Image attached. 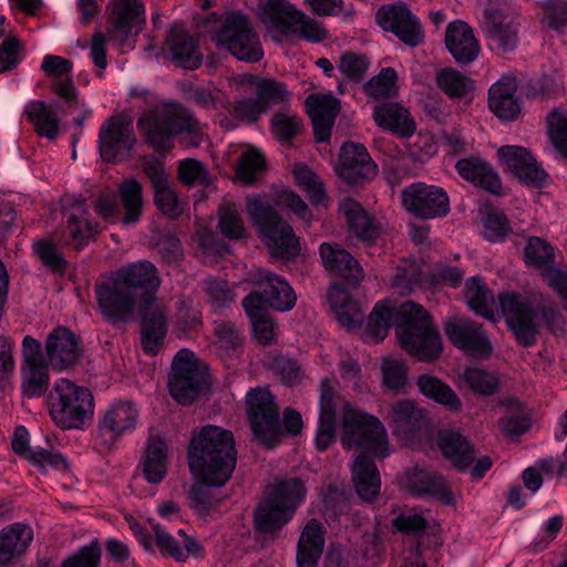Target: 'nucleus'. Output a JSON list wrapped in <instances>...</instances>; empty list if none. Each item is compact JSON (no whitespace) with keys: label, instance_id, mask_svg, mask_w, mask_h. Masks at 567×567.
Here are the masks:
<instances>
[{"label":"nucleus","instance_id":"f257e3e1","mask_svg":"<svg viewBox=\"0 0 567 567\" xmlns=\"http://www.w3.org/2000/svg\"><path fill=\"white\" fill-rule=\"evenodd\" d=\"M395 327L401 347L422 361H433L442 352L440 333L423 306L406 301L399 307L383 300L378 302L369 316L367 340L378 343Z\"/></svg>","mask_w":567,"mask_h":567},{"label":"nucleus","instance_id":"f03ea898","mask_svg":"<svg viewBox=\"0 0 567 567\" xmlns=\"http://www.w3.org/2000/svg\"><path fill=\"white\" fill-rule=\"evenodd\" d=\"M187 461L195 480L225 485L237 462L233 432L210 424L195 430L188 444Z\"/></svg>","mask_w":567,"mask_h":567},{"label":"nucleus","instance_id":"7ed1b4c3","mask_svg":"<svg viewBox=\"0 0 567 567\" xmlns=\"http://www.w3.org/2000/svg\"><path fill=\"white\" fill-rule=\"evenodd\" d=\"M498 303L508 329L522 347L528 348L536 343L540 327L539 315L554 334L564 333V319L560 310L548 298L533 302L526 296L511 291L501 293Z\"/></svg>","mask_w":567,"mask_h":567},{"label":"nucleus","instance_id":"20e7f679","mask_svg":"<svg viewBox=\"0 0 567 567\" xmlns=\"http://www.w3.org/2000/svg\"><path fill=\"white\" fill-rule=\"evenodd\" d=\"M246 406L254 437L267 449H274L284 434L297 435L301 432L300 413L286 409L281 421L279 406L267 389L250 390L246 395Z\"/></svg>","mask_w":567,"mask_h":567},{"label":"nucleus","instance_id":"39448f33","mask_svg":"<svg viewBox=\"0 0 567 567\" xmlns=\"http://www.w3.org/2000/svg\"><path fill=\"white\" fill-rule=\"evenodd\" d=\"M137 127L145 137V142L157 153H166L174 146L176 135L187 132L192 134L190 144L198 146L195 136L200 124L193 113L176 102L163 103L145 111L137 121Z\"/></svg>","mask_w":567,"mask_h":567},{"label":"nucleus","instance_id":"423d86ee","mask_svg":"<svg viewBox=\"0 0 567 567\" xmlns=\"http://www.w3.org/2000/svg\"><path fill=\"white\" fill-rule=\"evenodd\" d=\"M305 494V485L299 478L278 482L255 511V529L262 534L281 529L292 518Z\"/></svg>","mask_w":567,"mask_h":567},{"label":"nucleus","instance_id":"0eeeda50","mask_svg":"<svg viewBox=\"0 0 567 567\" xmlns=\"http://www.w3.org/2000/svg\"><path fill=\"white\" fill-rule=\"evenodd\" d=\"M48 406L61 429H82L93 416L94 399L87 388L60 379L48 396Z\"/></svg>","mask_w":567,"mask_h":567},{"label":"nucleus","instance_id":"6e6552de","mask_svg":"<svg viewBox=\"0 0 567 567\" xmlns=\"http://www.w3.org/2000/svg\"><path fill=\"white\" fill-rule=\"evenodd\" d=\"M246 210L260 237L276 256H296L299 243L292 227L259 195L246 197Z\"/></svg>","mask_w":567,"mask_h":567},{"label":"nucleus","instance_id":"1a4fd4ad","mask_svg":"<svg viewBox=\"0 0 567 567\" xmlns=\"http://www.w3.org/2000/svg\"><path fill=\"white\" fill-rule=\"evenodd\" d=\"M343 434L341 443L344 449H360L374 456H388V441L383 424L375 416L350 409L343 404Z\"/></svg>","mask_w":567,"mask_h":567},{"label":"nucleus","instance_id":"9d476101","mask_svg":"<svg viewBox=\"0 0 567 567\" xmlns=\"http://www.w3.org/2000/svg\"><path fill=\"white\" fill-rule=\"evenodd\" d=\"M210 39L241 61L258 62L264 55L249 18L240 12L227 14L220 27L212 31Z\"/></svg>","mask_w":567,"mask_h":567},{"label":"nucleus","instance_id":"9b49d317","mask_svg":"<svg viewBox=\"0 0 567 567\" xmlns=\"http://www.w3.org/2000/svg\"><path fill=\"white\" fill-rule=\"evenodd\" d=\"M487 48L498 56L514 52L519 42L514 13L502 0H488L480 22Z\"/></svg>","mask_w":567,"mask_h":567},{"label":"nucleus","instance_id":"f8f14e48","mask_svg":"<svg viewBox=\"0 0 567 567\" xmlns=\"http://www.w3.org/2000/svg\"><path fill=\"white\" fill-rule=\"evenodd\" d=\"M206 383V374L198 368L195 354L181 349L173 362L168 388L171 395L182 405L192 404Z\"/></svg>","mask_w":567,"mask_h":567},{"label":"nucleus","instance_id":"ddd939ff","mask_svg":"<svg viewBox=\"0 0 567 567\" xmlns=\"http://www.w3.org/2000/svg\"><path fill=\"white\" fill-rule=\"evenodd\" d=\"M95 297L101 315L112 324L130 321L137 300L115 274L95 286Z\"/></svg>","mask_w":567,"mask_h":567},{"label":"nucleus","instance_id":"4468645a","mask_svg":"<svg viewBox=\"0 0 567 567\" xmlns=\"http://www.w3.org/2000/svg\"><path fill=\"white\" fill-rule=\"evenodd\" d=\"M106 33L111 41L125 43L137 35L146 21L145 8L140 0H111L106 7Z\"/></svg>","mask_w":567,"mask_h":567},{"label":"nucleus","instance_id":"2eb2a0df","mask_svg":"<svg viewBox=\"0 0 567 567\" xmlns=\"http://www.w3.org/2000/svg\"><path fill=\"white\" fill-rule=\"evenodd\" d=\"M449 340L466 355L486 360L493 352L492 342L483 324L463 317H454L444 323Z\"/></svg>","mask_w":567,"mask_h":567},{"label":"nucleus","instance_id":"dca6fc26","mask_svg":"<svg viewBox=\"0 0 567 567\" xmlns=\"http://www.w3.org/2000/svg\"><path fill=\"white\" fill-rule=\"evenodd\" d=\"M405 210L422 219H433L446 216L450 212V200L446 192L435 185L413 183L401 193Z\"/></svg>","mask_w":567,"mask_h":567},{"label":"nucleus","instance_id":"f3484780","mask_svg":"<svg viewBox=\"0 0 567 567\" xmlns=\"http://www.w3.org/2000/svg\"><path fill=\"white\" fill-rule=\"evenodd\" d=\"M135 143L133 120L125 113L109 117L100 128L99 147L104 162L114 163L121 154L131 152Z\"/></svg>","mask_w":567,"mask_h":567},{"label":"nucleus","instance_id":"a211bd4d","mask_svg":"<svg viewBox=\"0 0 567 567\" xmlns=\"http://www.w3.org/2000/svg\"><path fill=\"white\" fill-rule=\"evenodd\" d=\"M338 382L334 379L323 378L320 382V415L316 434V447L326 451L336 441L337 412L343 408V401L337 393Z\"/></svg>","mask_w":567,"mask_h":567},{"label":"nucleus","instance_id":"6ab92c4d","mask_svg":"<svg viewBox=\"0 0 567 567\" xmlns=\"http://www.w3.org/2000/svg\"><path fill=\"white\" fill-rule=\"evenodd\" d=\"M339 176L348 184L355 185L373 179L378 165L362 144L347 142L340 148Z\"/></svg>","mask_w":567,"mask_h":567},{"label":"nucleus","instance_id":"aec40b11","mask_svg":"<svg viewBox=\"0 0 567 567\" xmlns=\"http://www.w3.org/2000/svg\"><path fill=\"white\" fill-rule=\"evenodd\" d=\"M299 10L287 0H260L256 16L276 42L293 33V21Z\"/></svg>","mask_w":567,"mask_h":567},{"label":"nucleus","instance_id":"412c9836","mask_svg":"<svg viewBox=\"0 0 567 567\" xmlns=\"http://www.w3.org/2000/svg\"><path fill=\"white\" fill-rule=\"evenodd\" d=\"M377 21L383 30L393 32L410 47H416L423 41L419 21L404 4L381 7L377 12Z\"/></svg>","mask_w":567,"mask_h":567},{"label":"nucleus","instance_id":"4be33fe9","mask_svg":"<svg viewBox=\"0 0 567 567\" xmlns=\"http://www.w3.org/2000/svg\"><path fill=\"white\" fill-rule=\"evenodd\" d=\"M497 154L502 164L524 184L533 187L545 184L548 175L527 148L504 145L498 148Z\"/></svg>","mask_w":567,"mask_h":567},{"label":"nucleus","instance_id":"5701e85b","mask_svg":"<svg viewBox=\"0 0 567 567\" xmlns=\"http://www.w3.org/2000/svg\"><path fill=\"white\" fill-rule=\"evenodd\" d=\"M142 171L152 184L156 207L169 218L178 217L183 213V206L169 184L164 164L156 158L145 159Z\"/></svg>","mask_w":567,"mask_h":567},{"label":"nucleus","instance_id":"b1692460","mask_svg":"<svg viewBox=\"0 0 567 567\" xmlns=\"http://www.w3.org/2000/svg\"><path fill=\"white\" fill-rule=\"evenodd\" d=\"M319 255L324 270L349 286H357L364 277L359 261L339 244L323 243Z\"/></svg>","mask_w":567,"mask_h":567},{"label":"nucleus","instance_id":"393cba45","mask_svg":"<svg viewBox=\"0 0 567 567\" xmlns=\"http://www.w3.org/2000/svg\"><path fill=\"white\" fill-rule=\"evenodd\" d=\"M167 322L164 307L152 297L145 299L141 318V346L146 354L155 355L164 346Z\"/></svg>","mask_w":567,"mask_h":567},{"label":"nucleus","instance_id":"a878e982","mask_svg":"<svg viewBox=\"0 0 567 567\" xmlns=\"http://www.w3.org/2000/svg\"><path fill=\"white\" fill-rule=\"evenodd\" d=\"M404 486L417 496L429 495L437 498L444 505L455 504V497L449 483L437 472L420 467L411 468L405 473Z\"/></svg>","mask_w":567,"mask_h":567},{"label":"nucleus","instance_id":"bb28decb","mask_svg":"<svg viewBox=\"0 0 567 567\" xmlns=\"http://www.w3.org/2000/svg\"><path fill=\"white\" fill-rule=\"evenodd\" d=\"M45 351L53 369H68L80 358L79 338L68 328L59 327L48 336Z\"/></svg>","mask_w":567,"mask_h":567},{"label":"nucleus","instance_id":"cd10ccee","mask_svg":"<svg viewBox=\"0 0 567 567\" xmlns=\"http://www.w3.org/2000/svg\"><path fill=\"white\" fill-rule=\"evenodd\" d=\"M517 80L514 74H503L488 91V106L502 121H515L520 114V103L516 96Z\"/></svg>","mask_w":567,"mask_h":567},{"label":"nucleus","instance_id":"c85d7f7f","mask_svg":"<svg viewBox=\"0 0 567 567\" xmlns=\"http://www.w3.org/2000/svg\"><path fill=\"white\" fill-rule=\"evenodd\" d=\"M66 226L65 243L75 249L83 248L96 234V225L89 219V210L84 199L75 198L64 208Z\"/></svg>","mask_w":567,"mask_h":567},{"label":"nucleus","instance_id":"c756f323","mask_svg":"<svg viewBox=\"0 0 567 567\" xmlns=\"http://www.w3.org/2000/svg\"><path fill=\"white\" fill-rule=\"evenodd\" d=\"M445 45L460 65H467L475 61L481 51L473 29L463 21H454L447 25Z\"/></svg>","mask_w":567,"mask_h":567},{"label":"nucleus","instance_id":"7c9ffc66","mask_svg":"<svg viewBox=\"0 0 567 567\" xmlns=\"http://www.w3.org/2000/svg\"><path fill=\"white\" fill-rule=\"evenodd\" d=\"M138 420V410L130 401L113 403L103 414L99 423L101 436L111 442L124 433L135 429Z\"/></svg>","mask_w":567,"mask_h":567},{"label":"nucleus","instance_id":"2f4dec72","mask_svg":"<svg viewBox=\"0 0 567 567\" xmlns=\"http://www.w3.org/2000/svg\"><path fill=\"white\" fill-rule=\"evenodd\" d=\"M383 419L396 435H411L425 424L424 410L411 400H400L386 405Z\"/></svg>","mask_w":567,"mask_h":567},{"label":"nucleus","instance_id":"473e14b6","mask_svg":"<svg viewBox=\"0 0 567 567\" xmlns=\"http://www.w3.org/2000/svg\"><path fill=\"white\" fill-rule=\"evenodd\" d=\"M306 106L313 125L316 141H328L340 111V101L332 95L311 94L306 99Z\"/></svg>","mask_w":567,"mask_h":567},{"label":"nucleus","instance_id":"72a5a7b5","mask_svg":"<svg viewBox=\"0 0 567 567\" xmlns=\"http://www.w3.org/2000/svg\"><path fill=\"white\" fill-rule=\"evenodd\" d=\"M455 168L460 176L472 185L487 193L498 195L502 183L498 174L489 163L478 156H470L457 161Z\"/></svg>","mask_w":567,"mask_h":567},{"label":"nucleus","instance_id":"f704fd0d","mask_svg":"<svg viewBox=\"0 0 567 567\" xmlns=\"http://www.w3.org/2000/svg\"><path fill=\"white\" fill-rule=\"evenodd\" d=\"M326 529L316 518L308 520L297 544V567H317L324 548Z\"/></svg>","mask_w":567,"mask_h":567},{"label":"nucleus","instance_id":"c9c22d12","mask_svg":"<svg viewBox=\"0 0 567 567\" xmlns=\"http://www.w3.org/2000/svg\"><path fill=\"white\" fill-rule=\"evenodd\" d=\"M165 44L172 53L173 61L187 70H196L203 61L195 39L181 25L174 24Z\"/></svg>","mask_w":567,"mask_h":567},{"label":"nucleus","instance_id":"e433bc0d","mask_svg":"<svg viewBox=\"0 0 567 567\" xmlns=\"http://www.w3.org/2000/svg\"><path fill=\"white\" fill-rule=\"evenodd\" d=\"M340 212L346 217L350 233L359 240L371 244L380 236V224L358 202L351 198L343 199Z\"/></svg>","mask_w":567,"mask_h":567},{"label":"nucleus","instance_id":"4c0bfd02","mask_svg":"<svg viewBox=\"0 0 567 567\" xmlns=\"http://www.w3.org/2000/svg\"><path fill=\"white\" fill-rule=\"evenodd\" d=\"M258 274L257 282L267 306L279 311L292 309L297 297L288 281L268 270H260Z\"/></svg>","mask_w":567,"mask_h":567},{"label":"nucleus","instance_id":"58836bf2","mask_svg":"<svg viewBox=\"0 0 567 567\" xmlns=\"http://www.w3.org/2000/svg\"><path fill=\"white\" fill-rule=\"evenodd\" d=\"M12 450L16 454L24 457L31 464L45 468L51 466L58 471H66L69 464L65 457L59 453H52L47 449L31 450L29 446V432L24 426H18L14 431L11 442Z\"/></svg>","mask_w":567,"mask_h":567},{"label":"nucleus","instance_id":"ea45409f","mask_svg":"<svg viewBox=\"0 0 567 567\" xmlns=\"http://www.w3.org/2000/svg\"><path fill=\"white\" fill-rule=\"evenodd\" d=\"M352 481L358 496L364 502L374 501L381 488V477L373 460L362 453L351 465Z\"/></svg>","mask_w":567,"mask_h":567},{"label":"nucleus","instance_id":"a19ab883","mask_svg":"<svg viewBox=\"0 0 567 567\" xmlns=\"http://www.w3.org/2000/svg\"><path fill=\"white\" fill-rule=\"evenodd\" d=\"M115 275L136 297L138 291L151 295L156 291L161 285V278L156 267L147 260L133 262L123 267L115 272Z\"/></svg>","mask_w":567,"mask_h":567},{"label":"nucleus","instance_id":"79ce46f5","mask_svg":"<svg viewBox=\"0 0 567 567\" xmlns=\"http://www.w3.org/2000/svg\"><path fill=\"white\" fill-rule=\"evenodd\" d=\"M24 113L39 135L51 141L56 138L60 125L58 114L64 113V109L58 102L47 104L43 101H31L27 104Z\"/></svg>","mask_w":567,"mask_h":567},{"label":"nucleus","instance_id":"37998d69","mask_svg":"<svg viewBox=\"0 0 567 567\" xmlns=\"http://www.w3.org/2000/svg\"><path fill=\"white\" fill-rule=\"evenodd\" d=\"M33 539L30 526L14 523L0 532V566L23 554Z\"/></svg>","mask_w":567,"mask_h":567},{"label":"nucleus","instance_id":"c03bdc74","mask_svg":"<svg viewBox=\"0 0 567 567\" xmlns=\"http://www.w3.org/2000/svg\"><path fill=\"white\" fill-rule=\"evenodd\" d=\"M375 123L400 136H411L415 125L406 109L396 103L377 105L373 111Z\"/></svg>","mask_w":567,"mask_h":567},{"label":"nucleus","instance_id":"a18cd8bd","mask_svg":"<svg viewBox=\"0 0 567 567\" xmlns=\"http://www.w3.org/2000/svg\"><path fill=\"white\" fill-rule=\"evenodd\" d=\"M439 446L443 455L458 471L468 468L476 456L471 442L458 432H446L440 436Z\"/></svg>","mask_w":567,"mask_h":567},{"label":"nucleus","instance_id":"49530a36","mask_svg":"<svg viewBox=\"0 0 567 567\" xmlns=\"http://www.w3.org/2000/svg\"><path fill=\"white\" fill-rule=\"evenodd\" d=\"M168 445L159 435H151L145 447L143 473L153 484L159 483L166 475Z\"/></svg>","mask_w":567,"mask_h":567},{"label":"nucleus","instance_id":"de8ad7c7","mask_svg":"<svg viewBox=\"0 0 567 567\" xmlns=\"http://www.w3.org/2000/svg\"><path fill=\"white\" fill-rule=\"evenodd\" d=\"M118 206L122 210V224L135 225L143 212V187L134 178L124 179L118 186Z\"/></svg>","mask_w":567,"mask_h":567},{"label":"nucleus","instance_id":"09e8293b","mask_svg":"<svg viewBox=\"0 0 567 567\" xmlns=\"http://www.w3.org/2000/svg\"><path fill=\"white\" fill-rule=\"evenodd\" d=\"M465 299L468 307L477 315L495 322L497 313L494 310V296L488 290L482 278L471 277L465 284Z\"/></svg>","mask_w":567,"mask_h":567},{"label":"nucleus","instance_id":"8fccbe9b","mask_svg":"<svg viewBox=\"0 0 567 567\" xmlns=\"http://www.w3.org/2000/svg\"><path fill=\"white\" fill-rule=\"evenodd\" d=\"M419 391L426 398L446 406L451 411H458L462 402L453 389L439 378L422 374L416 380Z\"/></svg>","mask_w":567,"mask_h":567},{"label":"nucleus","instance_id":"3c124183","mask_svg":"<svg viewBox=\"0 0 567 567\" xmlns=\"http://www.w3.org/2000/svg\"><path fill=\"white\" fill-rule=\"evenodd\" d=\"M256 99L267 112L275 106L286 107L290 102L287 85L271 78H255Z\"/></svg>","mask_w":567,"mask_h":567},{"label":"nucleus","instance_id":"603ef678","mask_svg":"<svg viewBox=\"0 0 567 567\" xmlns=\"http://www.w3.org/2000/svg\"><path fill=\"white\" fill-rule=\"evenodd\" d=\"M435 80L450 99L466 97L474 90V81L453 68L439 71Z\"/></svg>","mask_w":567,"mask_h":567},{"label":"nucleus","instance_id":"864d4df0","mask_svg":"<svg viewBox=\"0 0 567 567\" xmlns=\"http://www.w3.org/2000/svg\"><path fill=\"white\" fill-rule=\"evenodd\" d=\"M49 388L48 367L43 363L23 364L21 368V390L28 399L39 398Z\"/></svg>","mask_w":567,"mask_h":567},{"label":"nucleus","instance_id":"5fc2aeb1","mask_svg":"<svg viewBox=\"0 0 567 567\" xmlns=\"http://www.w3.org/2000/svg\"><path fill=\"white\" fill-rule=\"evenodd\" d=\"M218 217V228L226 238L238 240L247 236L239 207L235 203L227 202L220 205Z\"/></svg>","mask_w":567,"mask_h":567},{"label":"nucleus","instance_id":"6e6d98bb","mask_svg":"<svg viewBox=\"0 0 567 567\" xmlns=\"http://www.w3.org/2000/svg\"><path fill=\"white\" fill-rule=\"evenodd\" d=\"M462 380L475 394L485 396L496 393L499 386V379L495 372L477 367L466 368Z\"/></svg>","mask_w":567,"mask_h":567},{"label":"nucleus","instance_id":"4d7b16f0","mask_svg":"<svg viewBox=\"0 0 567 567\" xmlns=\"http://www.w3.org/2000/svg\"><path fill=\"white\" fill-rule=\"evenodd\" d=\"M265 169V155L258 148L251 147L240 155L236 166V177L245 185H252Z\"/></svg>","mask_w":567,"mask_h":567},{"label":"nucleus","instance_id":"13d9d810","mask_svg":"<svg viewBox=\"0 0 567 567\" xmlns=\"http://www.w3.org/2000/svg\"><path fill=\"white\" fill-rule=\"evenodd\" d=\"M270 127L278 141L289 142L302 130V121L293 111L286 106L272 115Z\"/></svg>","mask_w":567,"mask_h":567},{"label":"nucleus","instance_id":"bf43d9fd","mask_svg":"<svg viewBox=\"0 0 567 567\" xmlns=\"http://www.w3.org/2000/svg\"><path fill=\"white\" fill-rule=\"evenodd\" d=\"M396 71L393 68H384L364 84L363 90L371 99H389L396 94Z\"/></svg>","mask_w":567,"mask_h":567},{"label":"nucleus","instance_id":"052dcab7","mask_svg":"<svg viewBox=\"0 0 567 567\" xmlns=\"http://www.w3.org/2000/svg\"><path fill=\"white\" fill-rule=\"evenodd\" d=\"M507 408V414L499 420L501 431L507 436H518L525 433L530 422L527 415L522 411V404L509 399L503 402Z\"/></svg>","mask_w":567,"mask_h":567},{"label":"nucleus","instance_id":"680f3d73","mask_svg":"<svg viewBox=\"0 0 567 567\" xmlns=\"http://www.w3.org/2000/svg\"><path fill=\"white\" fill-rule=\"evenodd\" d=\"M546 121L554 147L567 158V110L554 109L548 113Z\"/></svg>","mask_w":567,"mask_h":567},{"label":"nucleus","instance_id":"e2e57ef3","mask_svg":"<svg viewBox=\"0 0 567 567\" xmlns=\"http://www.w3.org/2000/svg\"><path fill=\"white\" fill-rule=\"evenodd\" d=\"M299 35L301 39L319 43L329 38V30L324 24L302 11H298L293 21L292 35Z\"/></svg>","mask_w":567,"mask_h":567},{"label":"nucleus","instance_id":"0e129e2a","mask_svg":"<svg viewBox=\"0 0 567 567\" xmlns=\"http://www.w3.org/2000/svg\"><path fill=\"white\" fill-rule=\"evenodd\" d=\"M524 259L529 267L547 268L554 264V249L543 238L530 237L524 249Z\"/></svg>","mask_w":567,"mask_h":567},{"label":"nucleus","instance_id":"69168bd1","mask_svg":"<svg viewBox=\"0 0 567 567\" xmlns=\"http://www.w3.org/2000/svg\"><path fill=\"white\" fill-rule=\"evenodd\" d=\"M512 231L507 216L495 208L487 210L483 219V236L492 243L502 241Z\"/></svg>","mask_w":567,"mask_h":567},{"label":"nucleus","instance_id":"338daca9","mask_svg":"<svg viewBox=\"0 0 567 567\" xmlns=\"http://www.w3.org/2000/svg\"><path fill=\"white\" fill-rule=\"evenodd\" d=\"M368 58L358 52H343L338 62V70L349 80L359 82L362 80L369 69Z\"/></svg>","mask_w":567,"mask_h":567},{"label":"nucleus","instance_id":"774afa93","mask_svg":"<svg viewBox=\"0 0 567 567\" xmlns=\"http://www.w3.org/2000/svg\"><path fill=\"white\" fill-rule=\"evenodd\" d=\"M101 545L94 538L89 545L82 546L73 555L65 558L61 567H101Z\"/></svg>","mask_w":567,"mask_h":567}]
</instances>
